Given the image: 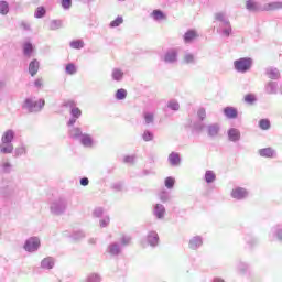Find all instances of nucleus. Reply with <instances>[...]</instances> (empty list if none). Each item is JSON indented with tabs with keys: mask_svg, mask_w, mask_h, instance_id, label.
Returning a JSON list of instances; mask_svg holds the SVG:
<instances>
[{
	"mask_svg": "<svg viewBox=\"0 0 282 282\" xmlns=\"http://www.w3.org/2000/svg\"><path fill=\"white\" fill-rule=\"evenodd\" d=\"M14 138H17V132L12 129H8L2 133L1 142H0V153L1 155H11L13 153V158H21V155H25L28 150L25 145H20L14 149Z\"/></svg>",
	"mask_w": 282,
	"mask_h": 282,
	"instance_id": "f257e3e1",
	"label": "nucleus"
},
{
	"mask_svg": "<svg viewBox=\"0 0 282 282\" xmlns=\"http://www.w3.org/2000/svg\"><path fill=\"white\" fill-rule=\"evenodd\" d=\"M43 107H45V99L36 100L35 97H28L22 104V109L26 113H39Z\"/></svg>",
	"mask_w": 282,
	"mask_h": 282,
	"instance_id": "f03ea898",
	"label": "nucleus"
},
{
	"mask_svg": "<svg viewBox=\"0 0 282 282\" xmlns=\"http://www.w3.org/2000/svg\"><path fill=\"white\" fill-rule=\"evenodd\" d=\"M51 213L52 215H64L65 210H67V198L65 196H61L51 203Z\"/></svg>",
	"mask_w": 282,
	"mask_h": 282,
	"instance_id": "7ed1b4c3",
	"label": "nucleus"
},
{
	"mask_svg": "<svg viewBox=\"0 0 282 282\" xmlns=\"http://www.w3.org/2000/svg\"><path fill=\"white\" fill-rule=\"evenodd\" d=\"M252 67V58L250 57H241L234 62V68L239 74H246V72H250Z\"/></svg>",
	"mask_w": 282,
	"mask_h": 282,
	"instance_id": "20e7f679",
	"label": "nucleus"
},
{
	"mask_svg": "<svg viewBox=\"0 0 282 282\" xmlns=\"http://www.w3.org/2000/svg\"><path fill=\"white\" fill-rule=\"evenodd\" d=\"M12 193H14V187H12L10 181L2 178L0 182V197L2 199H9V197H12Z\"/></svg>",
	"mask_w": 282,
	"mask_h": 282,
	"instance_id": "39448f33",
	"label": "nucleus"
},
{
	"mask_svg": "<svg viewBox=\"0 0 282 282\" xmlns=\"http://www.w3.org/2000/svg\"><path fill=\"white\" fill-rule=\"evenodd\" d=\"M25 252H37L41 248V239L39 237H30L25 240L23 246Z\"/></svg>",
	"mask_w": 282,
	"mask_h": 282,
	"instance_id": "423d86ee",
	"label": "nucleus"
},
{
	"mask_svg": "<svg viewBox=\"0 0 282 282\" xmlns=\"http://www.w3.org/2000/svg\"><path fill=\"white\" fill-rule=\"evenodd\" d=\"M177 48H169L163 56V62L167 65H175L177 62Z\"/></svg>",
	"mask_w": 282,
	"mask_h": 282,
	"instance_id": "0eeeda50",
	"label": "nucleus"
},
{
	"mask_svg": "<svg viewBox=\"0 0 282 282\" xmlns=\"http://www.w3.org/2000/svg\"><path fill=\"white\" fill-rule=\"evenodd\" d=\"M231 197L232 199H237L238 202H241L243 199H247V197L250 195L248 189L243 187H236L231 191Z\"/></svg>",
	"mask_w": 282,
	"mask_h": 282,
	"instance_id": "6e6552de",
	"label": "nucleus"
},
{
	"mask_svg": "<svg viewBox=\"0 0 282 282\" xmlns=\"http://www.w3.org/2000/svg\"><path fill=\"white\" fill-rule=\"evenodd\" d=\"M147 242L151 248H158V246H160V236L158 235V231H149L147 235Z\"/></svg>",
	"mask_w": 282,
	"mask_h": 282,
	"instance_id": "1a4fd4ad",
	"label": "nucleus"
},
{
	"mask_svg": "<svg viewBox=\"0 0 282 282\" xmlns=\"http://www.w3.org/2000/svg\"><path fill=\"white\" fill-rule=\"evenodd\" d=\"M264 94H268L269 96H276L279 94V83L269 80L264 85Z\"/></svg>",
	"mask_w": 282,
	"mask_h": 282,
	"instance_id": "9d476101",
	"label": "nucleus"
},
{
	"mask_svg": "<svg viewBox=\"0 0 282 282\" xmlns=\"http://www.w3.org/2000/svg\"><path fill=\"white\" fill-rule=\"evenodd\" d=\"M264 74L270 80H279L281 78V70L274 66L267 67Z\"/></svg>",
	"mask_w": 282,
	"mask_h": 282,
	"instance_id": "9b49d317",
	"label": "nucleus"
},
{
	"mask_svg": "<svg viewBox=\"0 0 282 282\" xmlns=\"http://www.w3.org/2000/svg\"><path fill=\"white\" fill-rule=\"evenodd\" d=\"M204 246V238L202 236H194L188 241L189 250H199Z\"/></svg>",
	"mask_w": 282,
	"mask_h": 282,
	"instance_id": "f8f14e48",
	"label": "nucleus"
},
{
	"mask_svg": "<svg viewBox=\"0 0 282 282\" xmlns=\"http://www.w3.org/2000/svg\"><path fill=\"white\" fill-rule=\"evenodd\" d=\"M14 171V165L10 162V160L6 159L0 162V173L2 175H10Z\"/></svg>",
	"mask_w": 282,
	"mask_h": 282,
	"instance_id": "ddd939ff",
	"label": "nucleus"
},
{
	"mask_svg": "<svg viewBox=\"0 0 282 282\" xmlns=\"http://www.w3.org/2000/svg\"><path fill=\"white\" fill-rule=\"evenodd\" d=\"M107 252L110 253L111 257H118L122 254V246L120 242H111L108 246Z\"/></svg>",
	"mask_w": 282,
	"mask_h": 282,
	"instance_id": "4468645a",
	"label": "nucleus"
},
{
	"mask_svg": "<svg viewBox=\"0 0 282 282\" xmlns=\"http://www.w3.org/2000/svg\"><path fill=\"white\" fill-rule=\"evenodd\" d=\"M79 142L86 149H93V147H96V141L87 133L82 134Z\"/></svg>",
	"mask_w": 282,
	"mask_h": 282,
	"instance_id": "2eb2a0df",
	"label": "nucleus"
},
{
	"mask_svg": "<svg viewBox=\"0 0 282 282\" xmlns=\"http://www.w3.org/2000/svg\"><path fill=\"white\" fill-rule=\"evenodd\" d=\"M246 8L248 12H263V6L254 0H247Z\"/></svg>",
	"mask_w": 282,
	"mask_h": 282,
	"instance_id": "dca6fc26",
	"label": "nucleus"
},
{
	"mask_svg": "<svg viewBox=\"0 0 282 282\" xmlns=\"http://www.w3.org/2000/svg\"><path fill=\"white\" fill-rule=\"evenodd\" d=\"M229 142H239L241 140V131L237 128H231L227 131Z\"/></svg>",
	"mask_w": 282,
	"mask_h": 282,
	"instance_id": "f3484780",
	"label": "nucleus"
},
{
	"mask_svg": "<svg viewBox=\"0 0 282 282\" xmlns=\"http://www.w3.org/2000/svg\"><path fill=\"white\" fill-rule=\"evenodd\" d=\"M153 215L154 217H156V219H164V217L166 216V207H164V205L162 204H155L153 206Z\"/></svg>",
	"mask_w": 282,
	"mask_h": 282,
	"instance_id": "a211bd4d",
	"label": "nucleus"
},
{
	"mask_svg": "<svg viewBox=\"0 0 282 282\" xmlns=\"http://www.w3.org/2000/svg\"><path fill=\"white\" fill-rule=\"evenodd\" d=\"M223 113L228 118V120H235L239 116V110L235 107L228 106L224 108Z\"/></svg>",
	"mask_w": 282,
	"mask_h": 282,
	"instance_id": "6ab92c4d",
	"label": "nucleus"
},
{
	"mask_svg": "<svg viewBox=\"0 0 282 282\" xmlns=\"http://www.w3.org/2000/svg\"><path fill=\"white\" fill-rule=\"evenodd\" d=\"M206 129L209 138H217L221 131V126L219 123H212Z\"/></svg>",
	"mask_w": 282,
	"mask_h": 282,
	"instance_id": "aec40b11",
	"label": "nucleus"
},
{
	"mask_svg": "<svg viewBox=\"0 0 282 282\" xmlns=\"http://www.w3.org/2000/svg\"><path fill=\"white\" fill-rule=\"evenodd\" d=\"M111 78L115 83H122L124 79V70H122V68H112Z\"/></svg>",
	"mask_w": 282,
	"mask_h": 282,
	"instance_id": "412c9836",
	"label": "nucleus"
},
{
	"mask_svg": "<svg viewBox=\"0 0 282 282\" xmlns=\"http://www.w3.org/2000/svg\"><path fill=\"white\" fill-rule=\"evenodd\" d=\"M56 263V260L53 257H46L41 261L42 270H52Z\"/></svg>",
	"mask_w": 282,
	"mask_h": 282,
	"instance_id": "4be33fe9",
	"label": "nucleus"
},
{
	"mask_svg": "<svg viewBox=\"0 0 282 282\" xmlns=\"http://www.w3.org/2000/svg\"><path fill=\"white\" fill-rule=\"evenodd\" d=\"M274 10H282L281 1L269 2V3L263 4V12H272Z\"/></svg>",
	"mask_w": 282,
	"mask_h": 282,
	"instance_id": "5701e85b",
	"label": "nucleus"
},
{
	"mask_svg": "<svg viewBox=\"0 0 282 282\" xmlns=\"http://www.w3.org/2000/svg\"><path fill=\"white\" fill-rule=\"evenodd\" d=\"M260 158H276V150L272 148H263L258 151Z\"/></svg>",
	"mask_w": 282,
	"mask_h": 282,
	"instance_id": "b1692460",
	"label": "nucleus"
},
{
	"mask_svg": "<svg viewBox=\"0 0 282 282\" xmlns=\"http://www.w3.org/2000/svg\"><path fill=\"white\" fill-rule=\"evenodd\" d=\"M171 166H180L182 162V158H180V153L177 152H171L169 158H167Z\"/></svg>",
	"mask_w": 282,
	"mask_h": 282,
	"instance_id": "393cba45",
	"label": "nucleus"
},
{
	"mask_svg": "<svg viewBox=\"0 0 282 282\" xmlns=\"http://www.w3.org/2000/svg\"><path fill=\"white\" fill-rule=\"evenodd\" d=\"M41 67V64L37 62V59H33L29 64V74L34 77L36 74H39V69Z\"/></svg>",
	"mask_w": 282,
	"mask_h": 282,
	"instance_id": "a878e982",
	"label": "nucleus"
},
{
	"mask_svg": "<svg viewBox=\"0 0 282 282\" xmlns=\"http://www.w3.org/2000/svg\"><path fill=\"white\" fill-rule=\"evenodd\" d=\"M84 133H83V129L78 128V127H72L69 129V138H72L73 140H80V138H83Z\"/></svg>",
	"mask_w": 282,
	"mask_h": 282,
	"instance_id": "bb28decb",
	"label": "nucleus"
},
{
	"mask_svg": "<svg viewBox=\"0 0 282 282\" xmlns=\"http://www.w3.org/2000/svg\"><path fill=\"white\" fill-rule=\"evenodd\" d=\"M22 51H23L24 56L30 58V56H32V54L34 52V45L32 44V42H24L22 45Z\"/></svg>",
	"mask_w": 282,
	"mask_h": 282,
	"instance_id": "cd10ccee",
	"label": "nucleus"
},
{
	"mask_svg": "<svg viewBox=\"0 0 282 282\" xmlns=\"http://www.w3.org/2000/svg\"><path fill=\"white\" fill-rule=\"evenodd\" d=\"M237 270L239 274H242V276H246V274H250V264L246 262H238Z\"/></svg>",
	"mask_w": 282,
	"mask_h": 282,
	"instance_id": "c85d7f7f",
	"label": "nucleus"
},
{
	"mask_svg": "<svg viewBox=\"0 0 282 282\" xmlns=\"http://www.w3.org/2000/svg\"><path fill=\"white\" fill-rule=\"evenodd\" d=\"M192 131H194L195 133H202L205 129L204 122L202 121H194L191 124Z\"/></svg>",
	"mask_w": 282,
	"mask_h": 282,
	"instance_id": "c756f323",
	"label": "nucleus"
},
{
	"mask_svg": "<svg viewBox=\"0 0 282 282\" xmlns=\"http://www.w3.org/2000/svg\"><path fill=\"white\" fill-rule=\"evenodd\" d=\"M77 73H78V68L76 67V64L74 63L66 64L65 74H67L68 76H74Z\"/></svg>",
	"mask_w": 282,
	"mask_h": 282,
	"instance_id": "7c9ffc66",
	"label": "nucleus"
},
{
	"mask_svg": "<svg viewBox=\"0 0 282 282\" xmlns=\"http://www.w3.org/2000/svg\"><path fill=\"white\" fill-rule=\"evenodd\" d=\"M271 234L278 239V241H282V225L272 227Z\"/></svg>",
	"mask_w": 282,
	"mask_h": 282,
	"instance_id": "2f4dec72",
	"label": "nucleus"
},
{
	"mask_svg": "<svg viewBox=\"0 0 282 282\" xmlns=\"http://www.w3.org/2000/svg\"><path fill=\"white\" fill-rule=\"evenodd\" d=\"M86 282H102V276L99 273H89L86 279Z\"/></svg>",
	"mask_w": 282,
	"mask_h": 282,
	"instance_id": "473e14b6",
	"label": "nucleus"
},
{
	"mask_svg": "<svg viewBox=\"0 0 282 282\" xmlns=\"http://www.w3.org/2000/svg\"><path fill=\"white\" fill-rule=\"evenodd\" d=\"M215 20L219 21L221 23V26L228 25V23H230V21L226 19V13L224 12L215 13Z\"/></svg>",
	"mask_w": 282,
	"mask_h": 282,
	"instance_id": "72a5a7b5",
	"label": "nucleus"
},
{
	"mask_svg": "<svg viewBox=\"0 0 282 282\" xmlns=\"http://www.w3.org/2000/svg\"><path fill=\"white\" fill-rule=\"evenodd\" d=\"M184 41L186 43H191V41L197 39V32H195L194 30H188L184 36H183Z\"/></svg>",
	"mask_w": 282,
	"mask_h": 282,
	"instance_id": "f704fd0d",
	"label": "nucleus"
},
{
	"mask_svg": "<svg viewBox=\"0 0 282 282\" xmlns=\"http://www.w3.org/2000/svg\"><path fill=\"white\" fill-rule=\"evenodd\" d=\"M271 127H272V123H270V119L259 120V129H261L262 131H269Z\"/></svg>",
	"mask_w": 282,
	"mask_h": 282,
	"instance_id": "c9c22d12",
	"label": "nucleus"
},
{
	"mask_svg": "<svg viewBox=\"0 0 282 282\" xmlns=\"http://www.w3.org/2000/svg\"><path fill=\"white\" fill-rule=\"evenodd\" d=\"M215 180H217V175H215V172L207 170L205 172V182L207 184H213V182H215Z\"/></svg>",
	"mask_w": 282,
	"mask_h": 282,
	"instance_id": "e433bc0d",
	"label": "nucleus"
},
{
	"mask_svg": "<svg viewBox=\"0 0 282 282\" xmlns=\"http://www.w3.org/2000/svg\"><path fill=\"white\" fill-rule=\"evenodd\" d=\"M152 17H153L154 21H164V19H166V14H164V12L159 9H156L152 12Z\"/></svg>",
	"mask_w": 282,
	"mask_h": 282,
	"instance_id": "4c0bfd02",
	"label": "nucleus"
},
{
	"mask_svg": "<svg viewBox=\"0 0 282 282\" xmlns=\"http://www.w3.org/2000/svg\"><path fill=\"white\" fill-rule=\"evenodd\" d=\"M70 239L73 241H80V239H85V231L83 230H76L70 235Z\"/></svg>",
	"mask_w": 282,
	"mask_h": 282,
	"instance_id": "58836bf2",
	"label": "nucleus"
},
{
	"mask_svg": "<svg viewBox=\"0 0 282 282\" xmlns=\"http://www.w3.org/2000/svg\"><path fill=\"white\" fill-rule=\"evenodd\" d=\"M69 45L72 50H83V47H85V42H83V40H74Z\"/></svg>",
	"mask_w": 282,
	"mask_h": 282,
	"instance_id": "ea45409f",
	"label": "nucleus"
},
{
	"mask_svg": "<svg viewBox=\"0 0 282 282\" xmlns=\"http://www.w3.org/2000/svg\"><path fill=\"white\" fill-rule=\"evenodd\" d=\"M61 28H63V21L62 20H52L50 22V30L56 31V30H61Z\"/></svg>",
	"mask_w": 282,
	"mask_h": 282,
	"instance_id": "a19ab883",
	"label": "nucleus"
},
{
	"mask_svg": "<svg viewBox=\"0 0 282 282\" xmlns=\"http://www.w3.org/2000/svg\"><path fill=\"white\" fill-rule=\"evenodd\" d=\"M183 61L186 65H195L196 63L195 55L192 53H185Z\"/></svg>",
	"mask_w": 282,
	"mask_h": 282,
	"instance_id": "79ce46f5",
	"label": "nucleus"
},
{
	"mask_svg": "<svg viewBox=\"0 0 282 282\" xmlns=\"http://www.w3.org/2000/svg\"><path fill=\"white\" fill-rule=\"evenodd\" d=\"M8 12H10V4L8 3V1H0V14L6 17Z\"/></svg>",
	"mask_w": 282,
	"mask_h": 282,
	"instance_id": "37998d69",
	"label": "nucleus"
},
{
	"mask_svg": "<svg viewBox=\"0 0 282 282\" xmlns=\"http://www.w3.org/2000/svg\"><path fill=\"white\" fill-rule=\"evenodd\" d=\"M166 107L167 109H171V111H180V102L175 99L167 101Z\"/></svg>",
	"mask_w": 282,
	"mask_h": 282,
	"instance_id": "c03bdc74",
	"label": "nucleus"
},
{
	"mask_svg": "<svg viewBox=\"0 0 282 282\" xmlns=\"http://www.w3.org/2000/svg\"><path fill=\"white\" fill-rule=\"evenodd\" d=\"M45 14H47L45 7H37L34 12L35 19H43V17H45Z\"/></svg>",
	"mask_w": 282,
	"mask_h": 282,
	"instance_id": "a18cd8bd",
	"label": "nucleus"
},
{
	"mask_svg": "<svg viewBox=\"0 0 282 282\" xmlns=\"http://www.w3.org/2000/svg\"><path fill=\"white\" fill-rule=\"evenodd\" d=\"M116 100H124L127 98V89L120 88L116 91Z\"/></svg>",
	"mask_w": 282,
	"mask_h": 282,
	"instance_id": "49530a36",
	"label": "nucleus"
},
{
	"mask_svg": "<svg viewBox=\"0 0 282 282\" xmlns=\"http://www.w3.org/2000/svg\"><path fill=\"white\" fill-rule=\"evenodd\" d=\"M145 124H153L155 116L152 112H143Z\"/></svg>",
	"mask_w": 282,
	"mask_h": 282,
	"instance_id": "de8ad7c7",
	"label": "nucleus"
},
{
	"mask_svg": "<svg viewBox=\"0 0 282 282\" xmlns=\"http://www.w3.org/2000/svg\"><path fill=\"white\" fill-rule=\"evenodd\" d=\"M221 30V35L226 36L228 39V36H230V34H232V26L230 25V22L228 24H224Z\"/></svg>",
	"mask_w": 282,
	"mask_h": 282,
	"instance_id": "09e8293b",
	"label": "nucleus"
},
{
	"mask_svg": "<svg viewBox=\"0 0 282 282\" xmlns=\"http://www.w3.org/2000/svg\"><path fill=\"white\" fill-rule=\"evenodd\" d=\"M131 236H122L120 238L119 245L121 246V248H127V246L131 245Z\"/></svg>",
	"mask_w": 282,
	"mask_h": 282,
	"instance_id": "8fccbe9b",
	"label": "nucleus"
},
{
	"mask_svg": "<svg viewBox=\"0 0 282 282\" xmlns=\"http://www.w3.org/2000/svg\"><path fill=\"white\" fill-rule=\"evenodd\" d=\"M122 23H124V19H122V15H119L116 20L110 22V28H120Z\"/></svg>",
	"mask_w": 282,
	"mask_h": 282,
	"instance_id": "3c124183",
	"label": "nucleus"
},
{
	"mask_svg": "<svg viewBox=\"0 0 282 282\" xmlns=\"http://www.w3.org/2000/svg\"><path fill=\"white\" fill-rule=\"evenodd\" d=\"M245 102H247V105H254V102H257V96L253 94H247L245 96Z\"/></svg>",
	"mask_w": 282,
	"mask_h": 282,
	"instance_id": "603ef678",
	"label": "nucleus"
},
{
	"mask_svg": "<svg viewBox=\"0 0 282 282\" xmlns=\"http://www.w3.org/2000/svg\"><path fill=\"white\" fill-rule=\"evenodd\" d=\"M159 199L163 203V204H166V202H169L171 199V196L169 195V192H161L159 194Z\"/></svg>",
	"mask_w": 282,
	"mask_h": 282,
	"instance_id": "864d4df0",
	"label": "nucleus"
},
{
	"mask_svg": "<svg viewBox=\"0 0 282 282\" xmlns=\"http://www.w3.org/2000/svg\"><path fill=\"white\" fill-rule=\"evenodd\" d=\"M144 142H151L153 140V132L145 130L142 134Z\"/></svg>",
	"mask_w": 282,
	"mask_h": 282,
	"instance_id": "5fc2aeb1",
	"label": "nucleus"
},
{
	"mask_svg": "<svg viewBox=\"0 0 282 282\" xmlns=\"http://www.w3.org/2000/svg\"><path fill=\"white\" fill-rule=\"evenodd\" d=\"M80 116H83V111L80 110V108L76 107V108H73V110H70V117L72 118H80Z\"/></svg>",
	"mask_w": 282,
	"mask_h": 282,
	"instance_id": "6e6d98bb",
	"label": "nucleus"
},
{
	"mask_svg": "<svg viewBox=\"0 0 282 282\" xmlns=\"http://www.w3.org/2000/svg\"><path fill=\"white\" fill-rule=\"evenodd\" d=\"M197 118L200 122H204V120H206V109L205 108H199L197 110Z\"/></svg>",
	"mask_w": 282,
	"mask_h": 282,
	"instance_id": "4d7b16f0",
	"label": "nucleus"
},
{
	"mask_svg": "<svg viewBox=\"0 0 282 282\" xmlns=\"http://www.w3.org/2000/svg\"><path fill=\"white\" fill-rule=\"evenodd\" d=\"M63 107H66V109H70L72 111L73 109H76V102L73 99H69L64 101Z\"/></svg>",
	"mask_w": 282,
	"mask_h": 282,
	"instance_id": "13d9d810",
	"label": "nucleus"
},
{
	"mask_svg": "<svg viewBox=\"0 0 282 282\" xmlns=\"http://www.w3.org/2000/svg\"><path fill=\"white\" fill-rule=\"evenodd\" d=\"M165 186L171 189L173 188V186H175V178L171 177V176H167L165 178Z\"/></svg>",
	"mask_w": 282,
	"mask_h": 282,
	"instance_id": "bf43d9fd",
	"label": "nucleus"
},
{
	"mask_svg": "<svg viewBox=\"0 0 282 282\" xmlns=\"http://www.w3.org/2000/svg\"><path fill=\"white\" fill-rule=\"evenodd\" d=\"M35 89H43L44 87V82H43V77L36 78L33 83Z\"/></svg>",
	"mask_w": 282,
	"mask_h": 282,
	"instance_id": "052dcab7",
	"label": "nucleus"
},
{
	"mask_svg": "<svg viewBox=\"0 0 282 282\" xmlns=\"http://www.w3.org/2000/svg\"><path fill=\"white\" fill-rule=\"evenodd\" d=\"M109 221H111V219L109 218V216L104 217L99 224H100V228H107L109 226Z\"/></svg>",
	"mask_w": 282,
	"mask_h": 282,
	"instance_id": "680f3d73",
	"label": "nucleus"
},
{
	"mask_svg": "<svg viewBox=\"0 0 282 282\" xmlns=\"http://www.w3.org/2000/svg\"><path fill=\"white\" fill-rule=\"evenodd\" d=\"M124 164H134L135 155H127L123 158Z\"/></svg>",
	"mask_w": 282,
	"mask_h": 282,
	"instance_id": "e2e57ef3",
	"label": "nucleus"
},
{
	"mask_svg": "<svg viewBox=\"0 0 282 282\" xmlns=\"http://www.w3.org/2000/svg\"><path fill=\"white\" fill-rule=\"evenodd\" d=\"M62 8L64 10H69L72 8V0H62Z\"/></svg>",
	"mask_w": 282,
	"mask_h": 282,
	"instance_id": "0e129e2a",
	"label": "nucleus"
},
{
	"mask_svg": "<svg viewBox=\"0 0 282 282\" xmlns=\"http://www.w3.org/2000/svg\"><path fill=\"white\" fill-rule=\"evenodd\" d=\"M105 212L102 210V208L101 207H97V208H95V210L93 212V215H94V217H102V214H104Z\"/></svg>",
	"mask_w": 282,
	"mask_h": 282,
	"instance_id": "69168bd1",
	"label": "nucleus"
},
{
	"mask_svg": "<svg viewBox=\"0 0 282 282\" xmlns=\"http://www.w3.org/2000/svg\"><path fill=\"white\" fill-rule=\"evenodd\" d=\"M80 186H89V178L83 177L79 180Z\"/></svg>",
	"mask_w": 282,
	"mask_h": 282,
	"instance_id": "338daca9",
	"label": "nucleus"
},
{
	"mask_svg": "<svg viewBox=\"0 0 282 282\" xmlns=\"http://www.w3.org/2000/svg\"><path fill=\"white\" fill-rule=\"evenodd\" d=\"M76 120H78L76 117H70L67 127H74L76 124Z\"/></svg>",
	"mask_w": 282,
	"mask_h": 282,
	"instance_id": "774afa93",
	"label": "nucleus"
}]
</instances>
